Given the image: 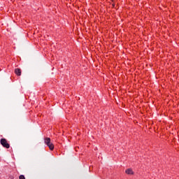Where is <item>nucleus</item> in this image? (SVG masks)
<instances>
[{
	"label": "nucleus",
	"mask_w": 179,
	"mask_h": 179,
	"mask_svg": "<svg viewBox=\"0 0 179 179\" xmlns=\"http://www.w3.org/2000/svg\"><path fill=\"white\" fill-rule=\"evenodd\" d=\"M19 179H26V178L23 175H20Z\"/></svg>",
	"instance_id": "nucleus-5"
},
{
	"label": "nucleus",
	"mask_w": 179,
	"mask_h": 179,
	"mask_svg": "<svg viewBox=\"0 0 179 179\" xmlns=\"http://www.w3.org/2000/svg\"><path fill=\"white\" fill-rule=\"evenodd\" d=\"M1 145H3V148H6V149H9L10 148V145L8 143V141L6 138H1L0 140Z\"/></svg>",
	"instance_id": "nucleus-2"
},
{
	"label": "nucleus",
	"mask_w": 179,
	"mask_h": 179,
	"mask_svg": "<svg viewBox=\"0 0 179 179\" xmlns=\"http://www.w3.org/2000/svg\"><path fill=\"white\" fill-rule=\"evenodd\" d=\"M15 73L17 76H20V75H22V71L20 70V69H15Z\"/></svg>",
	"instance_id": "nucleus-3"
},
{
	"label": "nucleus",
	"mask_w": 179,
	"mask_h": 179,
	"mask_svg": "<svg viewBox=\"0 0 179 179\" xmlns=\"http://www.w3.org/2000/svg\"><path fill=\"white\" fill-rule=\"evenodd\" d=\"M45 145L49 148L50 150H54V144L51 143V138L47 137L44 139Z\"/></svg>",
	"instance_id": "nucleus-1"
},
{
	"label": "nucleus",
	"mask_w": 179,
	"mask_h": 179,
	"mask_svg": "<svg viewBox=\"0 0 179 179\" xmlns=\"http://www.w3.org/2000/svg\"><path fill=\"white\" fill-rule=\"evenodd\" d=\"M126 174H129L130 176H132L134 174V171L131 169H128L125 171Z\"/></svg>",
	"instance_id": "nucleus-4"
}]
</instances>
